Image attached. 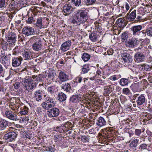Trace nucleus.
I'll use <instances>...</instances> for the list:
<instances>
[{
    "mask_svg": "<svg viewBox=\"0 0 152 152\" xmlns=\"http://www.w3.org/2000/svg\"><path fill=\"white\" fill-rule=\"evenodd\" d=\"M72 23L75 26L84 23L88 19V13L84 10H78L74 14Z\"/></svg>",
    "mask_w": 152,
    "mask_h": 152,
    "instance_id": "nucleus-1",
    "label": "nucleus"
},
{
    "mask_svg": "<svg viewBox=\"0 0 152 152\" xmlns=\"http://www.w3.org/2000/svg\"><path fill=\"white\" fill-rule=\"evenodd\" d=\"M55 104V99L48 96L45 98V102L42 103V105L44 109L48 110L53 107Z\"/></svg>",
    "mask_w": 152,
    "mask_h": 152,
    "instance_id": "nucleus-2",
    "label": "nucleus"
},
{
    "mask_svg": "<svg viewBox=\"0 0 152 152\" xmlns=\"http://www.w3.org/2000/svg\"><path fill=\"white\" fill-rule=\"evenodd\" d=\"M142 28V26L140 25L134 26H132L130 28V30L132 32L133 35H137L140 38H142L145 37V34H144V30L140 31Z\"/></svg>",
    "mask_w": 152,
    "mask_h": 152,
    "instance_id": "nucleus-3",
    "label": "nucleus"
},
{
    "mask_svg": "<svg viewBox=\"0 0 152 152\" xmlns=\"http://www.w3.org/2000/svg\"><path fill=\"white\" fill-rule=\"evenodd\" d=\"M75 9L70 4H66L64 5L63 7L62 11L63 14L65 16H68L71 14Z\"/></svg>",
    "mask_w": 152,
    "mask_h": 152,
    "instance_id": "nucleus-4",
    "label": "nucleus"
},
{
    "mask_svg": "<svg viewBox=\"0 0 152 152\" xmlns=\"http://www.w3.org/2000/svg\"><path fill=\"white\" fill-rule=\"evenodd\" d=\"M69 79V76L67 75L63 71L59 72L58 74V77L56 79V82L58 83L59 85H61L64 82H65Z\"/></svg>",
    "mask_w": 152,
    "mask_h": 152,
    "instance_id": "nucleus-5",
    "label": "nucleus"
},
{
    "mask_svg": "<svg viewBox=\"0 0 152 152\" xmlns=\"http://www.w3.org/2000/svg\"><path fill=\"white\" fill-rule=\"evenodd\" d=\"M23 34L28 36L35 34V31L34 28L32 27L26 26L24 27L22 30Z\"/></svg>",
    "mask_w": 152,
    "mask_h": 152,
    "instance_id": "nucleus-6",
    "label": "nucleus"
},
{
    "mask_svg": "<svg viewBox=\"0 0 152 152\" xmlns=\"http://www.w3.org/2000/svg\"><path fill=\"white\" fill-rule=\"evenodd\" d=\"M23 57L24 60H30L33 58L32 53L28 49H25L22 52Z\"/></svg>",
    "mask_w": 152,
    "mask_h": 152,
    "instance_id": "nucleus-7",
    "label": "nucleus"
},
{
    "mask_svg": "<svg viewBox=\"0 0 152 152\" xmlns=\"http://www.w3.org/2000/svg\"><path fill=\"white\" fill-rule=\"evenodd\" d=\"M48 115L50 118L55 117L58 116L59 113V109L56 107H53L48 111Z\"/></svg>",
    "mask_w": 152,
    "mask_h": 152,
    "instance_id": "nucleus-8",
    "label": "nucleus"
},
{
    "mask_svg": "<svg viewBox=\"0 0 152 152\" xmlns=\"http://www.w3.org/2000/svg\"><path fill=\"white\" fill-rule=\"evenodd\" d=\"M72 42L68 40L63 42L61 45L60 50L63 52H65L69 50L71 46Z\"/></svg>",
    "mask_w": 152,
    "mask_h": 152,
    "instance_id": "nucleus-9",
    "label": "nucleus"
},
{
    "mask_svg": "<svg viewBox=\"0 0 152 152\" xmlns=\"http://www.w3.org/2000/svg\"><path fill=\"white\" fill-rule=\"evenodd\" d=\"M17 134L14 132H9L5 134L4 138L6 140L10 142H12L16 138Z\"/></svg>",
    "mask_w": 152,
    "mask_h": 152,
    "instance_id": "nucleus-10",
    "label": "nucleus"
},
{
    "mask_svg": "<svg viewBox=\"0 0 152 152\" xmlns=\"http://www.w3.org/2000/svg\"><path fill=\"white\" fill-rule=\"evenodd\" d=\"M5 114L6 117L10 120L13 121H16L18 120L17 115L11 110H6Z\"/></svg>",
    "mask_w": 152,
    "mask_h": 152,
    "instance_id": "nucleus-11",
    "label": "nucleus"
},
{
    "mask_svg": "<svg viewBox=\"0 0 152 152\" xmlns=\"http://www.w3.org/2000/svg\"><path fill=\"white\" fill-rule=\"evenodd\" d=\"M42 40L39 39L37 42H34L32 45L33 50L36 51L41 50L42 48Z\"/></svg>",
    "mask_w": 152,
    "mask_h": 152,
    "instance_id": "nucleus-12",
    "label": "nucleus"
},
{
    "mask_svg": "<svg viewBox=\"0 0 152 152\" xmlns=\"http://www.w3.org/2000/svg\"><path fill=\"white\" fill-rule=\"evenodd\" d=\"M134 60L136 62H140L143 61L145 59V56L143 53L138 52L135 54Z\"/></svg>",
    "mask_w": 152,
    "mask_h": 152,
    "instance_id": "nucleus-13",
    "label": "nucleus"
},
{
    "mask_svg": "<svg viewBox=\"0 0 152 152\" xmlns=\"http://www.w3.org/2000/svg\"><path fill=\"white\" fill-rule=\"evenodd\" d=\"M23 58L21 56L14 57L12 59V65L14 67L19 66L21 64Z\"/></svg>",
    "mask_w": 152,
    "mask_h": 152,
    "instance_id": "nucleus-14",
    "label": "nucleus"
},
{
    "mask_svg": "<svg viewBox=\"0 0 152 152\" xmlns=\"http://www.w3.org/2000/svg\"><path fill=\"white\" fill-rule=\"evenodd\" d=\"M6 37L7 38L9 42L10 43H14L16 41L15 34L13 32H8L6 33Z\"/></svg>",
    "mask_w": 152,
    "mask_h": 152,
    "instance_id": "nucleus-15",
    "label": "nucleus"
},
{
    "mask_svg": "<svg viewBox=\"0 0 152 152\" xmlns=\"http://www.w3.org/2000/svg\"><path fill=\"white\" fill-rule=\"evenodd\" d=\"M32 81L31 78H28L25 80V83L27 84L26 85V89L31 90L35 87V84L34 83H32Z\"/></svg>",
    "mask_w": 152,
    "mask_h": 152,
    "instance_id": "nucleus-16",
    "label": "nucleus"
},
{
    "mask_svg": "<svg viewBox=\"0 0 152 152\" xmlns=\"http://www.w3.org/2000/svg\"><path fill=\"white\" fill-rule=\"evenodd\" d=\"M122 57L123 60L125 63H130L133 61L132 56L127 53H124Z\"/></svg>",
    "mask_w": 152,
    "mask_h": 152,
    "instance_id": "nucleus-17",
    "label": "nucleus"
},
{
    "mask_svg": "<svg viewBox=\"0 0 152 152\" xmlns=\"http://www.w3.org/2000/svg\"><path fill=\"white\" fill-rule=\"evenodd\" d=\"M138 42V41L137 39L135 38H132L129 39L127 42L126 43V45L127 47L133 48L137 44Z\"/></svg>",
    "mask_w": 152,
    "mask_h": 152,
    "instance_id": "nucleus-18",
    "label": "nucleus"
},
{
    "mask_svg": "<svg viewBox=\"0 0 152 152\" xmlns=\"http://www.w3.org/2000/svg\"><path fill=\"white\" fill-rule=\"evenodd\" d=\"M42 91L41 90H38L35 91L34 94V97L37 101H40L42 98Z\"/></svg>",
    "mask_w": 152,
    "mask_h": 152,
    "instance_id": "nucleus-19",
    "label": "nucleus"
},
{
    "mask_svg": "<svg viewBox=\"0 0 152 152\" xmlns=\"http://www.w3.org/2000/svg\"><path fill=\"white\" fill-rule=\"evenodd\" d=\"M127 20L129 21H133L136 17V10H134L130 13H128L126 16Z\"/></svg>",
    "mask_w": 152,
    "mask_h": 152,
    "instance_id": "nucleus-20",
    "label": "nucleus"
},
{
    "mask_svg": "<svg viewBox=\"0 0 152 152\" xmlns=\"http://www.w3.org/2000/svg\"><path fill=\"white\" fill-rule=\"evenodd\" d=\"M146 100L145 96L141 94L137 97L136 102L138 105H141L145 103Z\"/></svg>",
    "mask_w": 152,
    "mask_h": 152,
    "instance_id": "nucleus-21",
    "label": "nucleus"
},
{
    "mask_svg": "<svg viewBox=\"0 0 152 152\" xmlns=\"http://www.w3.org/2000/svg\"><path fill=\"white\" fill-rule=\"evenodd\" d=\"M106 121L102 117H99L97 120L96 124L99 127H101L105 125Z\"/></svg>",
    "mask_w": 152,
    "mask_h": 152,
    "instance_id": "nucleus-22",
    "label": "nucleus"
},
{
    "mask_svg": "<svg viewBox=\"0 0 152 152\" xmlns=\"http://www.w3.org/2000/svg\"><path fill=\"white\" fill-rule=\"evenodd\" d=\"M145 129H135L134 132V134L137 138L140 137L141 138H144L145 136L143 134L141 135L142 133L144 132Z\"/></svg>",
    "mask_w": 152,
    "mask_h": 152,
    "instance_id": "nucleus-23",
    "label": "nucleus"
},
{
    "mask_svg": "<svg viewBox=\"0 0 152 152\" xmlns=\"http://www.w3.org/2000/svg\"><path fill=\"white\" fill-rule=\"evenodd\" d=\"M9 122L4 119H1L0 120V130H3L7 127Z\"/></svg>",
    "mask_w": 152,
    "mask_h": 152,
    "instance_id": "nucleus-24",
    "label": "nucleus"
},
{
    "mask_svg": "<svg viewBox=\"0 0 152 152\" xmlns=\"http://www.w3.org/2000/svg\"><path fill=\"white\" fill-rule=\"evenodd\" d=\"M61 88L66 92H69L71 89L70 84L68 83H65L63 84L61 86Z\"/></svg>",
    "mask_w": 152,
    "mask_h": 152,
    "instance_id": "nucleus-25",
    "label": "nucleus"
},
{
    "mask_svg": "<svg viewBox=\"0 0 152 152\" xmlns=\"http://www.w3.org/2000/svg\"><path fill=\"white\" fill-rule=\"evenodd\" d=\"M0 62L6 67L9 66L10 64V61L7 59V57L0 58Z\"/></svg>",
    "mask_w": 152,
    "mask_h": 152,
    "instance_id": "nucleus-26",
    "label": "nucleus"
},
{
    "mask_svg": "<svg viewBox=\"0 0 152 152\" xmlns=\"http://www.w3.org/2000/svg\"><path fill=\"white\" fill-rule=\"evenodd\" d=\"M138 77L139 78H146L147 77V79L150 83H152V76H150L149 73H143V75H139Z\"/></svg>",
    "mask_w": 152,
    "mask_h": 152,
    "instance_id": "nucleus-27",
    "label": "nucleus"
},
{
    "mask_svg": "<svg viewBox=\"0 0 152 152\" xmlns=\"http://www.w3.org/2000/svg\"><path fill=\"white\" fill-rule=\"evenodd\" d=\"M58 100L60 102H64L66 100V95L63 92L59 93L57 96Z\"/></svg>",
    "mask_w": 152,
    "mask_h": 152,
    "instance_id": "nucleus-28",
    "label": "nucleus"
},
{
    "mask_svg": "<svg viewBox=\"0 0 152 152\" xmlns=\"http://www.w3.org/2000/svg\"><path fill=\"white\" fill-rule=\"evenodd\" d=\"M20 134L21 137L25 138L30 139L32 137L31 135L28 132H26L25 131H22L21 132Z\"/></svg>",
    "mask_w": 152,
    "mask_h": 152,
    "instance_id": "nucleus-29",
    "label": "nucleus"
},
{
    "mask_svg": "<svg viewBox=\"0 0 152 152\" xmlns=\"http://www.w3.org/2000/svg\"><path fill=\"white\" fill-rule=\"evenodd\" d=\"M57 90V88L55 85L49 86L47 88V91L50 94H53Z\"/></svg>",
    "mask_w": 152,
    "mask_h": 152,
    "instance_id": "nucleus-30",
    "label": "nucleus"
},
{
    "mask_svg": "<svg viewBox=\"0 0 152 152\" xmlns=\"http://www.w3.org/2000/svg\"><path fill=\"white\" fill-rule=\"evenodd\" d=\"M81 70V74H84L87 73L88 71L90 70L89 65L87 64L83 66Z\"/></svg>",
    "mask_w": 152,
    "mask_h": 152,
    "instance_id": "nucleus-31",
    "label": "nucleus"
},
{
    "mask_svg": "<svg viewBox=\"0 0 152 152\" xmlns=\"http://www.w3.org/2000/svg\"><path fill=\"white\" fill-rule=\"evenodd\" d=\"M79 95H74L71 96L69 99V101L71 102L75 103L77 102L79 98Z\"/></svg>",
    "mask_w": 152,
    "mask_h": 152,
    "instance_id": "nucleus-32",
    "label": "nucleus"
},
{
    "mask_svg": "<svg viewBox=\"0 0 152 152\" xmlns=\"http://www.w3.org/2000/svg\"><path fill=\"white\" fill-rule=\"evenodd\" d=\"M98 36L96 33L93 32L89 35V38L92 42H95L97 39Z\"/></svg>",
    "mask_w": 152,
    "mask_h": 152,
    "instance_id": "nucleus-33",
    "label": "nucleus"
},
{
    "mask_svg": "<svg viewBox=\"0 0 152 152\" xmlns=\"http://www.w3.org/2000/svg\"><path fill=\"white\" fill-rule=\"evenodd\" d=\"M144 34H145V37L147 35L150 37H152V27H149L146 29V31L144 30Z\"/></svg>",
    "mask_w": 152,
    "mask_h": 152,
    "instance_id": "nucleus-34",
    "label": "nucleus"
},
{
    "mask_svg": "<svg viewBox=\"0 0 152 152\" xmlns=\"http://www.w3.org/2000/svg\"><path fill=\"white\" fill-rule=\"evenodd\" d=\"M20 114L21 115H25L28 113V108L26 106H24L23 107L20 108Z\"/></svg>",
    "mask_w": 152,
    "mask_h": 152,
    "instance_id": "nucleus-35",
    "label": "nucleus"
},
{
    "mask_svg": "<svg viewBox=\"0 0 152 152\" xmlns=\"http://www.w3.org/2000/svg\"><path fill=\"white\" fill-rule=\"evenodd\" d=\"M139 140L136 139L133 140L130 144V146L131 148L133 149H134L138 145Z\"/></svg>",
    "mask_w": 152,
    "mask_h": 152,
    "instance_id": "nucleus-36",
    "label": "nucleus"
},
{
    "mask_svg": "<svg viewBox=\"0 0 152 152\" xmlns=\"http://www.w3.org/2000/svg\"><path fill=\"white\" fill-rule=\"evenodd\" d=\"M82 58L85 62L89 60L90 58V56L88 53H84L82 55Z\"/></svg>",
    "mask_w": 152,
    "mask_h": 152,
    "instance_id": "nucleus-37",
    "label": "nucleus"
},
{
    "mask_svg": "<svg viewBox=\"0 0 152 152\" xmlns=\"http://www.w3.org/2000/svg\"><path fill=\"white\" fill-rule=\"evenodd\" d=\"M128 83V80L126 78H122L120 80L119 84L122 86H126Z\"/></svg>",
    "mask_w": 152,
    "mask_h": 152,
    "instance_id": "nucleus-38",
    "label": "nucleus"
},
{
    "mask_svg": "<svg viewBox=\"0 0 152 152\" xmlns=\"http://www.w3.org/2000/svg\"><path fill=\"white\" fill-rule=\"evenodd\" d=\"M133 129H134L132 128H126L124 129V131L125 132L128 133L129 134V137H131L134 134V133L132 130Z\"/></svg>",
    "mask_w": 152,
    "mask_h": 152,
    "instance_id": "nucleus-39",
    "label": "nucleus"
},
{
    "mask_svg": "<svg viewBox=\"0 0 152 152\" xmlns=\"http://www.w3.org/2000/svg\"><path fill=\"white\" fill-rule=\"evenodd\" d=\"M71 4L74 6L78 7L81 4V0H70Z\"/></svg>",
    "mask_w": 152,
    "mask_h": 152,
    "instance_id": "nucleus-40",
    "label": "nucleus"
},
{
    "mask_svg": "<svg viewBox=\"0 0 152 152\" xmlns=\"http://www.w3.org/2000/svg\"><path fill=\"white\" fill-rule=\"evenodd\" d=\"M15 8V1L13 0L10 4L9 6V9L10 11L13 10Z\"/></svg>",
    "mask_w": 152,
    "mask_h": 152,
    "instance_id": "nucleus-41",
    "label": "nucleus"
},
{
    "mask_svg": "<svg viewBox=\"0 0 152 152\" xmlns=\"http://www.w3.org/2000/svg\"><path fill=\"white\" fill-rule=\"evenodd\" d=\"M36 26L39 28H42V19L41 18H39L37 19L36 22Z\"/></svg>",
    "mask_w": 152,
    "mask_h": 152,
    "instance_id": "nucleus-42",
    "label": "nucleus"
},
{
    "mask_svg": "<svg viewBox=\"0 0 152 152\" xmlns=\"http://www.w3.org/2000/svg\"><path fill=\"white\" fill-rule=\"evenodd\" d=\"M122 93L123 94H125L128 96L131 95V93L128 88H124L122 90Z\"/></svg>",
    "mask_w": 152,
    "mask_h": 152,
    "instance_id": "nucleus-43",
    "label": "nucleus"
},
{
    "mask_svg": "<svg viewBox=\"0 0 152 152\" xmlns=\"http://www.w3.org/2000/svg\"><path fill=\"white\" fill-rule=\"evenodd\" d=\"M127 38L128 35L125 32H124L122 34L121 36L122 42H125L126 43Z\"/></svg>",
    "mask_w": 152,
    "mask_h": 152,
    "instance_id": "nucleus-44",
    "label": "nucleus"
},
{
    "mask_svg": "<svg viewBox=\"0 0 152 152\" xmlns=\"http://www.w3.org/2000/svg\"><path fill=\"white\" fill-rule=\"evenodd\" d=\"M33 79L37 82H39L42 81V75L39 74L37 75H33L32 76Z\"/></svg>",
    "mask_w": 152,
    "mask_h": 152,
    "instance_id": "nucleus-45",
    "label": "nucleus"
},
{
    "mask_svg": "<svg viewBox=\"0 0 152 152\" xmlns=\"http://www.w3.org/2000/svg\"><path fill=\"white\" fill-rule=\"evenodd\" d=\"M99 130V128L98 127H96L95 128H92L88 130V132L90 134H95Z\"/></svg>",
    "mask_w": 152,
    "mask_h": 152,
    "instance_id": "nucleus-46",
    "label": "nucleus"
},
{
    "mask_svg": "<svg viewBox=\"0 0 152 152\" xmlns=\"http://www.w3.org/2000/svg\"><path fill=\"white\" fill-rule=\"evenodd\" d=\"M121 77V75H114L110 77L109 79L113 81H115Z\"/></svg>",
    "mask_w": 152,
    "mask_h": 152,
    "instance_id": "nucleus-47",
    "label": "nucleus"
},
{
    "mask_svg": "<svg viewBox=\"0 0 152 152\" xmlns=\"http://www.w3.org/2000/svg\"><path fill=\"white\" fill-rule=\"evenodd\" d=\"M148 144L143 143L139 146V149L140 150L148 149Z\"/></svg>",
    "mask_w": 152,
    "mask_h": 152,
    "instance_id": "nucleus-48",
    "label": "nucleus"
},
{
    "mask_svg": "<svg viewBox=\"0 0 152 152\" xmlns=\"http://www.w3.org/2000/svg\"><path fill=\"white\" fill-rule=\"evenodd\" d=\"M39 39H41L40 38L37 36H33L31 37L29 39V41L30 42H37Z\"/></svg>",
    "mask_w": 152,
    "mask_h": 152,
    "instance_id": "nucleus-49",
    "label": "nucleus"
},
{
    "mask_svg": "<svg viewBox=\"0 0 152 152\" xmlns=\"http://www.w3.org/2000/svg\"><path fill=\"white\" fill-rule=\"evenodd\" d=\"M7 6L5 0H0V8L3 9Z\"/></svg>",
    "mask_w": 152,
    "mask_h": 152,
    "instance_id": "nucleus-50",
    "label": "nucleus"
},
{
    "mask_svg": "<svg viewBox=\"0 0 152 152\" xmlns=\"http://www.w3.org/2000/svg\"><path fill=\"white\" fill-rule=\"evenodd\" d=\"M96 0H85V2L87 5H93L95 3Z\"/></svg>",
    "mask_w": 152,
    "mask_h": 152,
    "instance_id": "nucleus-51",
    "label": "nucleus"
},
{
    "mask_svg": "<svg viewBox=\"0 0 152 152\" xmlns=\"http://www.w3.org/2000/svg\"><path fill=\"white\" fill-rule=\"evenodd\" d=\"M82 79L83 77L79 75L75 78L74 83H76V84L80 83L82 81Z\"/></svg>",
    "mask_w": 152,
    "mask_h": 152,
    "instance_id": "nucleus-52",
    "label": "nucleus"
},
{
    "mask_svg": "<svg viewBox=\"0 0 152 152\" xmlns=\"http://www.w3.org/2000/svg\"><path fill=\"white\" fill-rule=\"evenodd\" d=\"M130 87L134 92H136L138 90L137 86L136 84H132L131 86Z\"/></svg>",
    "mask_w": 152,
    "mask_h": 152,
    "instance_id": "nucleus-53",
    "label": "nucleus"
},
{
    "mask_svg": "<svg viewBox=\"0 0 152 152\" xmlns=\"http://www.w3.org/2000/svg\"><path fill=\"white\" fill-rule=\"evenodd\" d=\"M89 87V85L88 84H86H86L84 83V84H83L81 88V89L82 91H85L88 89Z\"/></svg>",
    "mask_w": 152,
    "mask_h": 152,
    "instance_id": "nucleus-54",
    "label": "nucleus"
},
{
    "mask_svg": "<svg viewBox=\"0 0 152 152\" xmlns=\"http://www.w3.org/2000/svg\"><path fill=\"white\" fill-rule=\"evenodd\" d=\"M110 75L109 73L107 71H103L102 75V77L104 79H105L108 77Z\"/></svg>",
    "mask_w": 152,
    "mask_h": 152,
    "instance_id": "nucleus-55",
    "label": "nucleus"
},
{
    "mask_svg": "<svg viewBox=\"0 0 152 152\" xmlns=\"http://www.w3.org/2000/svg\"><path fill=\"white\" fill-rule=\"evenodd\" d=\"M35 20V19L32 16L28 17V19L26 20V22L29 24L31 23L33 21Z\"/></svg>",
    "mask_w": 152,
    "mask_h": 152,
    "instance_id": "nucleus-56",
    "label": "nucleus"
},
{
    "mask_svg": "<svg viewBox=\"0 0 152 152\" xmlns=\"http://www.w3.org/2000/svg\"><path fill=\"white\" fill-rule=\"evenodd\" d=\"M144 70L146 71H149L152 69V66L150 65H145L144 64Z\"/></svg>",
    "mask_w": 152,
    "mask_h": 152,
    "instance_id": "nucleus-57",
    "label": "nucleus"
},
{
    "mask_svg": "<svg viewBox=\"0 0 152 152\" xmlns=\"http://www.w3.org/2000/svg\"><path fill=\"white\" fill-rule=\"evenodd\" d=\"M123 20L122 18H120L118 20V25L120 26H124L125 23H123Z\"/></svg>",
    "mask_w": 152,
    "mask_h": 152,
    "instance_id": "nucleus-58",
    "label": "nucleus"
},
{
    "mask_svg": "<svg viewBox=\"0 0 152 152\" xmlns=\"http://www.w3.org/2000/svg\"><path fill=\"white\" fill-rule=\"evenodd\" d=\"M81 140L83 142H88L89 140V137L86 136H82L81 137Z\"/></svg>",
    "mask_w": 152,
    "mask_h": 152,
    "instance_id": "nucleus-59",
    "label": "nucleus"
},
{
    "mask_svg": "<svg viewBox=\"0 0 152 152\" xmlns=\"http://www.w3.org/2000/svg\"><path fill=\"white\" fill-rule=\"evenodd\" d=\"M6 91V89L4 88L3 84L0 82V91L4 93Z\"/></svg>",
    "mask_w": 152,
    "mask_h": 152,
    "instance_id": "nucleus-60",
    "label": "nucleus"
},
{
    "mask_svg": "<svg viewBox=\"0 0 152 152\" xmlns=\"http://www.w3.org/2000/svg\"><path fill=\"white\" fill-rule=\"evenodd\" d=\"M104 92L106 94H108L111 92V90L109 89L107 86H105L104 87Z\"/></svg>",
    "mask_w": 152,
    "mask_h": 152,
    "instance_id": "nucleus-61",
    "label": "nucleus"
},
{
    "mask_svg": "<svg viewBox=\"0 0 152 152\" xmlns=\"http://www.w3.org/2000/svg\"><path fill=\"white\" fill-rule=\"evenodd\" d=\"M53 73L51 72H50L48 74V78L50 80H53Z\"/></svg>",
    "mask_w": 152,
    "mask_h": 152,
    "instance_id": "nucleus-62",
    "label": "nucleus"
},
{
    "mask_svg": "<svg viewBox=\"0 0 152 152\" xmlns=\"http://www.w3.org/2000/svg\"><path fill=\"white\" fill-rule=\"evenodd\" d=\"M19 52V51L18 47H16L14 48L12 51V54L13 55H16Z\"/></svg>",
    "mask_w": 152,
    "mask_h": 152,
    "instance_id": "nucleus-63",
    "label": "nucleus"
},
{
    "mask_svg": "<svg viewBox=\"0 0 152 152\" xmlns=\"http://www.w3.org/2000/svg\"><path fill=\"white\" fill-rule=\"evenodd\" d=\"M147 105L149 110L152 112V100L151 101H149Z\"/></svg>",
    "mask_w": 152,
    "mask_h": 152,
    "instance_id": "nucleus-64",
    "label": "nucleus"
}]
</instances>
